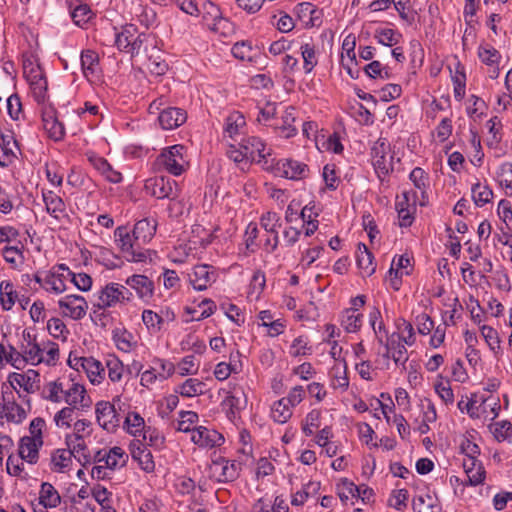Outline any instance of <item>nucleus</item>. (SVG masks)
Segmentation results:
<instances>
[{
	"label": "nucleus",
	"mask_w": 512,
	"mask_h": 512,
	"mask_svg": "<svg viewBox=\"0 0 512 512\" xmlns=\"http://www.w3.org/2000/svg\"><path fill=\"white\" fill-rule=\"evenodd\" d=\"M24 245L18 241L14 245H6L2 250L4 260L14 269L20 268L25 262Z\"/></svg>",
	"instance_id": "nucleus-42"
},
{
	"label": "nucleus",
	"mask_w": 512,
	"mask_h": 512,
	"mask_svg": "<svg viewBox=\"0 0 512 512\" xmlns=\"http://www.w3.org/2000/svg\"><path fill=\"white\" fill-rule=\"evenodd\" d=\"M434 390L445 405L448 406L454 403V393L449 380L439 377L434 383Z\"/></svg>",
	"instance_id": "nucleus-63"
},
{
	"label": "nucleus",
	"mask_w": 512,
	"mask_h": 512,
	"mask_svg": "<svg viewBox=\"0 0 512 512\" xmlns=\"http://www.w3.org/2000/svg\"><path fill=\"white\" fill-rule=\"evenodd\" d=\"M1 154H0V166L8 167L17 158L15 150L18 149L17 141L11 132L1 133Z\"/></svg>",
	"instance_id": "nucleus-30"
},
{
	"label": "nucleus",
	"mask_w": 512,
	"mask_h": 512,
	"mask_svg": "<svg viewBox=\"0 0 512 512\" xmlns=\"http://www.w3.org/2000/svg\"><path fill=\"white\" fill-rule=\"evenodd\" d=\"M292 414V407L287 404L283 398L275 401L271 406V418L276 423H286L291 418Z\"/></svg>",
	"instance_id": "nucleus-55"
},
{
	"label": "nucleus",
	"mask_w": 512,
	"mask_h": 512,
	"mask_svg": "<svg viewBox=\"0 0 512 512\" xmlns=\"http://www.w3.org/2000/svg\"><path fill=\"white\" fill-rule=\"evenodd\" d=\"M125 284L133 289L137 297L144 303H149L154 296V282L146 275L134 274L125 280Z\"/></svg>",
	"instance_id": "nucleus-19"
},
{
	"label": "nucleus",
	"mask_w": 512,
	"mask_h": 512,
	"mask_svg": "<svg viewBox=\"0 0 512 512\" xmlns=\"http://www.w3.org/2000/svg\"><path fill=\"white\" fill-rule=\"evenodd\" d=\"M112 339L117 349L125 353H129L137 347V341L133 334L124 328L113 330Z\"/></svg>",
	"instance_id": "nucleus-46"
},
{
	"label": "nucleus",
	"mask_w": 512,
	"mask_h": 512,
	"mask_svg": "<svg viewBox=\"0 0 512 512\" xmlns=\"http://www.w3.org/2000/svg\"><path fill=\"white\" fill-rule=\"evenodd\" d=\"M217 273L214 268L207 264L196 265L192 273L189 274V280L195 290H206L215 282Z\"/></svg>",
	"instance_id": "nucleus-21"
},
{
	"label": "nucleus",
	"mask_w": 512,
	"mask_h": 512,
	"mask_svg": "<svg viewBox=\"0 0 512 512\" xmlns=\"http://www.w3.org/2000/svg\"><path fill=\"white\" fill-rule=\"evenodd\" d=\"M240 145L244 148V153L250 162L263 163L266 168L273 166L272 163L269 164L268 160V157L271 155V149L267 148L260 138L255 136L243 138Z\"/></svg>",
	"instance_id": "nucleus-11"
},
{
	"label": "nucleus",
	"mask_w": 512,
	"mask_h": 512,
	"mask_svg": "<svg viewBox=\"0 0 512 512\" xmlns=\"http://www.w3.org/2000/svg\"><path fill=\"white\" fill-rule=\"evenodd\" d=\"M191 441L200 448L211 449L224 441L221 434L204 426L196 427L190 436Z\"/></svg>",
	"instance_id": "nucleus-22"
},
{
	"label": "nucleus",
	"mask_w": 512,
	"mask_h": 512,
	"mask_svg": "<svg viewBox=\"0 0 512 512\" xmlns=\"http://www.w3.org/2000/svg\"><path fill=\"white\" fill-rule=\"evenodd\" d=\"M145 192L156 199H169L180 193L177 182L166 176L148 178L144 184Z\"/></svg>",
	"instance_id": "nucleus-8"
},
{
	"label": "nucleus",
	"mask_w": 512,
	"mask_h": 512,
	"mask_svg": "<svg viewBox=\"0 0 512 512\" xmlns=\"http://www.w3.org/2000/svg\"><path fill=\"white\" fill-rule=\"evenodd\" d=\"M71 270L65 264H58L47 271L33 275L34 281L49 295L58 296L67 290Z\"/></svg>",
	"instance_id": "nucleus-3"
},
{
	"label": "nucleus",
	"mask_w": 512,
	"mask_h": 512,
	"mask_svg": "<svg viewBox=\"0 0 512 512\" xmlns=\"http://www.w3.org/2000/svg\"><path fill=\"white\" fill-rule=\"evenodd\" d=\"M203 24L211 31L220 32L225 28L227 20L222 16L220 8L212 1L206 0L199 7Z\"/></svg>",
	"instance_id": "nucleus-12"
},
{
	"label": "nucleus",
	"mask_w": 512,
	"mask_h": 512,
	"mask_svg": "<svg viewBox=\"0 0 512 512\" xmlns=\"http://www.w3.org/2000/svg\"><path fill=\"white\" fill-rule=\"evenodd\" d=\"M375 38L378 43L392 47L400 43L402 40V34L398 30L392 28H377L375 30Z\"/></svg>",
	"instance_id": "nucleus-57"
},
{
	"label": "nucleus",
	"mask_w": 512,
	"mask_h": 512,
	"mask_svg": "<svg viewBox=\"0 0 512 512\" xmlns=\"http://www.w3.org/2000/svg\"><path fill=\"white\" fill-rule=\"evenodd\" d=\"M406 344L397 339V336H389L385 347L386 355L391 358L397 367L406 369V363L409 359Z\"/></svg>",
	"instance_id": "nucleus-25"
},
{
	"label": "nucleus",
	"mask_w": 512,
	"mask_h": 512,
	"mask_svg": "<svg viewBox=\"0 0 512 512\" xmlns=\"http://www.w3.org/2000/svg\"><path fill=\"white\" fill-rule=\"evenodd\" d=\"M258 318L261 320V326L268 328V335L276 337L284 332L285 324L281 319L273 320L272 313L269 310H262L258 314Z\"/></svg>",
	"instance_id": "nucleus-51"
},
{
	"label": "nucleus",
	"mask_w": 512,
	"mask_h": 512,
	"mask_svg": "<svg viewBox=\"0 0 512 512\" xmlns=\"http://www.w3.org/2000/svg\"><path fill=\"white\" fill-rule=\"evenodd\" d=\"M115 241L121 249L124 257L130 262H144L147 258V253L141 248V243L134 238L126 227H118L114 231Z\"/></svg>",
	"instance_id": "nucleus-5"
},
{
	"label": "nucleus",
	"mask_w": 512,
	"mask_h": 512,
	"mask_svg": "<svg viewBox=\"0 0 512 512\" xmlns=\"http://www.w3.org/2000/svg\"><path fill=\"white\" fill-rule=\"evenodd\" d=\"M295 112L296 110L294 107H286L281 115V118L274 123L269 124V126L274 129L279 137L289 139L297 134L298 129L295 125Z\"/></svg>",
	"instance_id": "nucleus-18"
},
{
	"label": "nucleus",
	"mask_w": 512,
	"mask_h": 512,
	"mask_svg": "<svg viewBox=\"0 0 512 512\" xmlns=\"http://www.w3.org/2000/svg\"><path fill=\"white\" fill-rule=\"evenodd\" d=\"M131 456L133 460L137 461L143 471L147 473L154 471L155 462L152 453L140 440H136L131 444Z\"/></svg>",
	"instance_id": "nucleus-27"
},
{
	"label": "nucleus",
	"mask_w": 512,
	"mask_h": 512,
	"mask_svg": "<svg viewBox=\"0 0 512 512\" xmlns=\"http://www.w3.org/2000/svg\"><path fill=\"white\" fill-rule=\"evenodd\" d=\"M409 179L412 181L415 191H417L420 200L419 206H425L428 203V195L427 189L429 187V177L428 174L420 167L414 168L410 175Z\"/></svg>",
	"instance_id": "nucleus-32"
},
{
	"label": "nucleus",
	"mask_w": 512,
	"mask_h": 512,
	"mask_svg": "<svg viewBox=\"0 0 512 512\" xmlns=\"http://www.w3.org/2000/svg\"><path fill=\"white\" fill-rule=\"evenodd\" d=\"M246 126L244 116L240 112H232L225 120L223 135L224 138H230L233 141L243 133Z\"/></svg>",
	"instance_id": "nucleus-34"
},
{
	"label": "nucleus",
	"mask_w": 512,
	"mask_h": 512,
	"mask_svg": "<svg viewBox=\"0 0 512 512\" xmlns=\"http://www.w3.org/2000/svg\"><path fill=\"white\" fill-rule=\"evenodd\" d=\"M320 486V482L318 481H309L306 483L301 490L293 494L291 500L292 505H303L307 501L308 497L314 496L319 492Z\"/></svg>",
	"instance_id": "nucleus-58"
},
{
	"label": "nucleus",
	"mask_w": 512,
	"mask_h": 512,
	"mask_svg": "<svg viewBox=\"0 0 512 512\" xmlns=\"http://www.w3.org/2000/svg\"><path fill=\"white\" fill-rule=\"evenodd\" d=\"M294 13L297 20L300 21L303 27H313L316 25V21L319 19L316 9L309 2H302L296 5Z\"/></svg>",
	"instance_id": "nucleus-43"
},
{
	"label": "nucleus",
	"mask_w": 512,
	"mask_h": 512,
	"mask_svg": "<svg viewBox=\"0 0 512 512\" xmlns=\"http://www.w3.org/2000/svg\"><path fill=\"white\" fill-rule=\"evenodd\" d=\"M132 299L133 294L125 285L110 282L97 292L96 306L105 310L118 305H125Z\"/></svg>",
	"instance_id": "nucleus-4"
},
{
	"label": "nucleus",
	"mask_w": 512,
	"mask_h": 512,
	"mask_svg": "<svg viewBox=\"0 0 512 512\" xmlns=\"http://www.w3.org/2000/svg\"><path fill=\"white\" fill-rule=\"evenodd\" d=\"M63 402H65L68 407H73L81 411H86L92 406V399L88 395L85 386L73 380L66 381L65 398Z\"/></svg>",
	"instance_id": "nucleus-10"
},
{
	"label": "nucleus",
	"mask_w": 512,
	"mask_h": 512,
	"mask_svg": "<svg viewBox=\"0 0 512 512\" xmlns=\"http://www.w3.org/2000/svg\"><path fill=\"white\" fill-rule=\"evenodd\" d=\"M10 385L16 390L19 397L25 394L34 393L38 388L39 374L35 370H28L26 373L13 372L8 376Z\"/></svg>",
	"instance_id": "nucleus-14"
},
{
	"label": "nucleus",
	"mask_w": 512,
	"mask_h": 512,
	"mask_svg": "<svg viewBox=\"0 0 512 512\" xmlns=\"http://www.w3.org/2000/svg\"><path fill=\"white\" fill-rule=\"evenodd\" d=\"M88 437L67 433L65 435V444L74 457L83 465L91 462V455L88 450L86 440Z\"/></svg>",
	"instance_id": "nucleus-23"
},
{
	"label": "nucleus",
	"mask_w": 512,
	"mask_h": 512,
	"mask_svg": "<svg viewBox=\"0 0 512 512\" xmlns=\"http://www.w3.org/2000/svg\"><path fill=\"white\" fill-rule=\"evenodd\" d=\"M300 53L303 60V70L306 74H309L318 65L319 48L313 43L306 42L300 46Z\"/></svg>",
	"instance_id": "nucleus-40"
},
{
	"label": "nucleus",
	"mask_w": 512,
	"mask_h": 512,
	"mask_svg": "<svg viewBox=\"0 0 512 512\" xmlns=\"http://www.w3.org/2000/svg\"><path fill=\"white\" fill-rule=\"evenodd\" d=\"M42 124L43 129L51 139L59 141L64 137V125L58 120L53 108L46 107L42 110Z\"/></svg>",
	"instance_id": "nucleus-24"
},
{
	"label": "nucleus",
	"mask_w": 512,
	"mask_h": 512,
	"mask_svg": "<svg viewBox=\"0 0 512 512\" xmlns=\"http://www.w3.org/2000/svg\"><path fill=\"white\" fill-rule=\"evenodd\" d=\"M124 424L127 432L135 437L141 436L147 427L145 426L143 417H141L137 412H129L125 418Z\"/></svg>",
	"instance_id": "nucleus-61"
},
{
	"label": "nucleus",
	"mask_w": 512,
	"mask_h": 512,
	"mask_svg": "<svg viewBox=\"0 0 512 512\" xmlns=\"http://www.w3.org/2000/svg\"><path fill=\"white\" fill-rule=\"evenodd\" d=\"M42 199L47 213L56 220H61L67 216L66 205L63 199L52 190H42Z\"/></svg>",
	"instance_id": "nucleus-26"
},
{
	"label": "nucleus",
	"mask_w": 512,
	"mask_h": 512,
	"mask_svg": "<svg viewBox=\"0 0 512 512\" xmlns=\"http://www.w3.org/2000/svg\"><path fill=\"white\" fill-rule=\"evenodd\" d=\"M275 174L291 180H301L308 176V166L293 159L279 160L274 166Z\"/></svg>",
	"instance_id": "nucleus-15"
},
{
	"label": "nucleus",
	"mask_w": 512,
	"mask_h": 512,
	"mask_svg": "<svg viewBox=\"0 0 512 512\" xmlns=\"http://www.w3.org/2000/svg\"><path fill=\"white\" fill-rule=\"evenodd\" d=\"M43 446L42 443L22 437L18 445V453L21 460L29 464H36L39 459V450Z\"/></svg>",
	"instance_id": "nucleus-35"
},
{
	"label": "nucleus",
	"mask_w": 512,
	"mask_h": 512,
	"mask_svg": "<svg viewBox=\"0 0 512 512\" xmlns=\"http://www.w3.org/2000/svg\"><path fill=\"white\" fill-rule=\"evenodd\" d=\"M127 461L128 454L118 446H114L108 451L99 450L94 456L95 463H103L112 472L124 467Z\"/></svg>",
	"instance_id": "nucleus-16"
},
{
	"label": "nucleus",
	"mask_w": 512,
	"mask_h": 512,
	"mask_svg": "<svg viewBox=\"0 0 512 512\" xmlns=\"http://www.w3.org/2000/svg\"><path fill=\"white\" fill-rule=\"evenodd\" d=\"M360 489L361 487H358L348 479H343L337 484V493L344 505H347L348 502L353 504L352 499L356 498V495H360Z\"/></svg>",
	"instance_id": "nucleus-56"
},
{
	"label": "nucleus",
	"mask_w": 512,
	"mask_h": 512,
	"mask_svg": "<svg viewBox=\"0 0 512 512\" xmlns=\"http://www.w3.org/2000/svg\"><path fill=\"white\" fill-rule=\"evenodd\" d=\"M62 317L72 320H81L88 311V302L81 295L69 294L57 302Z\"/></svg>",
	"instance_id": "nucleus-9"
},
{
	"label": "nucleus",
	"mask_w": 512,
	"mask_h": 512,
	"mask_svg": "<svg viewBox=\"0 0 512 512\" xmlns=\"http://www.w3.org/2000/svg\"><path fill=\"white\" fill-rule=\"evenodd\" d=\"M137 34V27L133 24H126L120 32H115V45L125 53L128 52L133 37Z\"/></svg>",
	"instance_id": "nucleus-54"
},
{
	"label": "nucleus",
	"mask_w": 512,
	"mask_h": 512,
	"mask_svg": "<svg viewBox=\"0 0 512 512\" xmlns=\"http://www.w3.org/2000/svg\"><path fill=\"white\" fill-rule=\"evenodd\" d=\"M463 469L470 485L476 486L485 480L486 472L480 460L463 459Z\"/></svg>",
	"instance_id": "nucleus-37"
},
{
	"label": "nucleus",
	"mask_w": 512,
	"mask_h": 512,
	"mask_svg": "<svg viewBox=\"0 0 512 512\" xmlns=\"http://www.w3.org/2000/svg\"><path fill=\"white\" fill-rule=\"evenodd\" d=\"M206 384L197 378H188L178 385L175 392L182 397L192 398L204 394Z\"/></svg>",
	"instance_id": "nucleus-47"
},
{
	"label": "nucleus",
	"mask_w": 512,
	"mask_h": 512,
	"mask_svg": "<svg viewBox=\"0 0 512 512\" xmlns=\"http://www.w3.org/2000/svg\"><path fill=\"white\" fill-rule=\"evenodd\" d=\"M457 406L462 413L466 412L471 418H481L483 413H486V406H496V398L473 395L467 400L462 398Z\"/></svg>",
	"instance_id": "nucleus-17"
},
{
	"label": "nucleus",
	"mask_w": 512,
	"mask_h": 512,
	"mask_svg": "<svg viewBox=\"0 0 512 512\" xmlns=\"http://www.w3.org/2000/svg\"><path fill=\"white\" fill-rule=\"evenodd\" d=\"M80 60L85 78L90 82L97 81L100 73L98 54L93 50H85L82 51Z\"/></svg>",
	"instance_id": "nucleus-29"
},
{
	"label": "nucleus",
	"mask_w": 512,
	"mask_h": 512,
	"mask_svg": "<svg viewBox=\"0 0 512 512\" xmlns=\"http://www.w3.org/2000/svg\"><path fill=\"white\" fill-rule=\"evenodd\" d=\"M460 450L464 459L479 460L480 448L477 444V432L471 431L463 435L460 442Z\"/></svg>",
	"instance_id": "nucleus-45"
},
{
	"label": "nucleus",
	"mask_w": 512,
	"mask_h": 512,
	"mask_svg": "<svg viewBox=\"0 0 512 512\" xmlns=\"http://www.w3.org/2000/svg\"><path fill=\"white\" fill-rule=\"evenodd\" d=\"M471 192L473 201L478 207L484 206L493 198V192L490 187L480 182H477L472 186Z\"/></svg>",
	"instance_id": "nucleus-60"
},
{
	"label": "nucleus",
	"mask_w": 512,
	"mask_h": 512,
	"mask_svg": "<svg viewBox=\"0 0 512 512\" xmlns=\"http://www.w3.org/2000/svg\"><path fill=\"white\" fill-rule=\"evenodd\" d=\"M83 371L92 385H100L105 379L104 364L94 357H87Z\"/></svg>",
	"instance_id": "nucleus-38"
},
{
	"label": "nucleus",
	"mask_w": 512,
	"mask_h": 512,
	"mask_svg": "<svg viewBox=\"0 0 512 512\" xmlns=\"http://www.w3.org/2000/svg\"><path fill=\"white\" fill-rule=\"evenodd\" d=\"M210 476L218 482H229L239 476L240 464L225 458L212 461L210 465Z\"/></svg>",
	"instance_id": "nucleus-13"
},
{
	"label": "nucleus",
	"mask_w": 512,
	"mask_h": 512,
	"mask_svg": "<svg viewBox=\"0 0 512 512\" xmlns=\"http://www.w3.org/2000/svg\"><path fill=\"white\" fill-rule=\"evenodd\" d=\"M74 454L68 449H55L51 452L49 468L52 472L65 473L72 465Z\"/></svg>",
	"instance_id": "nucleus-31"
},
{
	"label": "nucleus",
	"mask_w": 512,
	"mask_h": 512,
	"mask_svg": "<svg viewBox=\"0 0 512 512\" xmlns=\"http://www.w3.org/2000/svg\"><path fill=\"white\" fill-rule=\"evenodd\" d=\"M490 430L498 442L512 443V424L508 421H498L490 425Z\"/></svg>",
	"instance_id": "nucleus-62"
},
{
	"label": "nucleus",
	"mask_w": 512,
	"mask_h": 512,
	"mask_svg": "<svg viewBox=\"0 0 512 512\" xmlns=\"http://www.w3.org/2000/svg\"><path fill=\"white\" fill-rule=\"evenodd\" d=\"M477 55L479 60L489 67L499 66L502 59L501 53L488 43L479 45Z\"/></svg>",
	"instance_id": "nucleus-49"
},
{
	"label": "nucleus",
	"mask_w": 512,
	"mask_h": 512,
	"mask_svg": "<svg viewBox=\"0 0 512 512\" xmlns=\"http://www.w3.org/2000/svg\"><path fill=\"white\" fill-rule=\"evenodd\" d=\"M97 423L107 431H113L119 423L114 404L108 401H99L95 405Z\"/></svg>",
	"instance_id": "nucleus-20"
},
{
	"label": "nucleus",
	"mask_w": 512,
	"mask_h": 512,
	"mask_svg": "<svg viewBox=\"0 0 512 512\" xmlns=\"http://www.w3.org/2000/svg\"><path fill=\"white\" fill-rule=\"evenodd\" d=\"M23 353L27 362L32 366L45 364L55 365L60 358L59 345L50 340H37V336L30 330L22 332Z\"/></svg>",
	"instance_id": "nucleus-1"
},
{
	"label": "nucleus",
	"mask_w": 512,
	"mask_h": 512,
	"mask_svg": "<svg viewBox=\"0 0 512 512\" xmlns=\"http://www.w3.org/2000/svg\"><path fill=\"white\" fill-rule=\"evenodd\" d=\"M412 509L414 512H442L438 498L429 492L416 495L412 500Z\"/></svg>",
	"instance_id": "nucleus-33"
},
{
	"label": "nucleus",
	"mask_w": 512,
	"mask_h": 512,
	"mask_svg": "<svg viewBox=\"0 0 512 512\" xmlns=\"http://www.w3.org/2000/svg\"><path fill=\"white\" fill-rule=\"evenodd\" d=\"M65 385L66 381L57 379L47 382L42 390V397L45 400L61 403L65 398Z\"/></svg>",
	"instance_id": "nucleus-44"
},
{
	"label": "nucleus",
	"mask_w": 512,
	"mask_h": 512,
	"mask_svg": "<svg viewBox=\"0 0 512 512\" xmlns=\"http://www.w3.org/2000/svg\"><path fill=\"white\" fill-rule=\"evenodd\" d=\"M245 406L246 399L243 393L230 394L226 396L222 402L223 409L226 411L228 418L232 421L238 417L239 413L245 408Z\"/></svg>",
	"instance_id": "nucleus-41"
},
{
	"label": "nucleus",
	"mask_w": 512,
	"mask_h": 512,
	"mask_svg": "<svg viewBox=\"0 0 512 512\" xmlns=\"http://www.w3.org/2000/svg\"><path fill=\"white\" fill-rule=\"evenodd\" d=\"M62 503L59 491L49 482L40 484L36 498L31 502L33 512H49Z\"/></svg>",
	"instance_id": "nucleus-7"
},
{
	"label": "nucleus",
	"mask_w": 512,
	"mask_h": 512,
	"mask_svg": "<svg viewBox=\"0 0 512 512\" xmlns=\"http://www.w3.org/2000/svg\"><path fill=\"white\" fill-rule=\"evenodd\" d=\"M396 328L397 332L392 333L390 336H397V339L405 343L407 346L415 344V331L413 325L409 321L403 318L398 319Z\"/></svg>",
	"instance_id": "nucleus-50"
},
{
	"label": "nucleus",
	"mask_w": 512,
	"mask_h": 512,
	"mask_svg": "<svg viewBox=\"0 0 512 512\" xmlns=\"http://www.w3.org/2000/svg\"><path fill=\"white\" fill-rule=\"evenodd\" d=\"M389 152L390 144L385 138H379L371 148L372 165L381 182L393 170V157L389 155Z\"/></svg>",
	"instance_id": "nucleus-6"
},
{
	"label": "nucleus",
	"mask_w": 512,
	"mask_h": 512,
	"mask_svg": "<svg viewBox=\"0 0 512 512\" xmlns=\"http://www.w3.org/2000/svg\"><path fill=\"white\" fill-rule=\"evenodd\" d=\"M363 322V315L354 310H344L342 312L340 323L348 333H355L360 330Z\"/></svg>",
	"instance_id": "nucleus-52"
},
{
	"label": "nucleus",
	"mask_w": 512,
	"mask_h": 512,
	"mask_svg": "<svg viewBox=\"0 0 512 512\" xmlns=\"http://www.w3.org/2000/svg\"><path fill=\"white\" fill-rule=\"evenodd\" d=\"M373 255L365 244H359L357 249L356 261L359 269L364 276H371L376 269L373 263Z\"/></svg>",
	"instance_id": "nucleus-48"
},
{
	"label": "nucleus",
	"mask_w": 512,
	"mask_h": 512,
	"mask_svg": "<svg viewBox=\"0 0 512 512\" xmlns=\"http://www.w3.org/2000/svg\"><path fill=\"white\" fill-rule=\"evenodd\" d=\"M496 177L499 184L506 189V193L512 195V164L508 162L501 164Z\"/></svg>",
	"instance_id": "nucleus-64"
},
{
	"label": "nucleus",
	"mask_w": 512,
	"mask_h": 512,
	"mask_svg": "<svg viewBox=\"0 0 512 512\" xmlns=\"http://www.w3.org/2000/svg\"><path fill=\"white\" fill-rule=\"evenodd\" d=\"M75 410L73 407H62L53 417V422L58 429L68 430L74 421Z\"/></svg>",
	"instance_id": "nucleus-59"
},
{
	"label": "nucleus",
	"mask_w": 512,
	"mask_h": 512,
	"mask_svg": "<svg viewBox=\"0 0 512 512\" xmlns=\"http://www.w3.org/2000/svg\"><path fill=\"white\" fill-rule=\"evenodd\" d=\"M104 367L105 373L107 372L108 379L112 383L122 381L126 369L123 362L115 354H107L104 357Z\"/></svg>",
	"instance_id": "nucleus-36"
},
{
	"label": "nucleus",
	"mask_w": 512,
	"mask_h": 512,
	"mask_svg": "<svg viewBox=\"0 0 512 512\" xmlns=\"http://www.w3.org/2000/svg\"><path fill=\"white\" fill-rule=\"evenodd\" d=\"M154 167L176 177L182 175L189 168L186 148L181 144L164 148L157 156Z\"/></svg>",
	"instance_id": "nucleus-2"
},
{
	"label": "nucleus",
	"mask_w": 512,
	"mask_h": 512,
	"mask_svg": "<svg viewBox=\"0 0 512 512\" xmlns=\"http://www.w3.org/2000/svg\"><path fill=\"white\" fill-rule=\"evenodd\" d=\"M18 294L14 289V285L10 281H2L0 283V303L2 309L9 311L15 305Z\"/></svg>",
	"instance_id": "nucleus-53"
},
{
	"label": "nucleus",
	"mask_w": 512,
	"mask_h": 512,
	"mask_svg": "<svg viewBox=\"0 0 512 512\" xmlns=\"http://www.w3.org/2000/svg\"><path fill=\"white\" fill-rule=\"evenodd\" d=\"M157 222L152 218H144L139 220L133 229L134 238L141 244L149 242L156 233Z\"/></svg>",
	"instance_id": "nucleus-39"
},
{
	"label": "nucleus",
	"mask_w": 512,
	"mask_h": 512,
	"mask_svg": "<svg viewBox=\"0 0 512 512\" xmlns=\"http://www.w3.org/2000/svg\"><path fill=\"white\" fill-rule=\"evenodd\" d=\"M186 112L180 108H163L159 113L158 120L160 126L165 130H172L186 121Z\"/></svg>",
	"instance_id": "nucleus-28"
}]
</instances>
